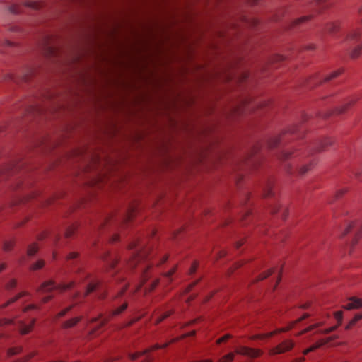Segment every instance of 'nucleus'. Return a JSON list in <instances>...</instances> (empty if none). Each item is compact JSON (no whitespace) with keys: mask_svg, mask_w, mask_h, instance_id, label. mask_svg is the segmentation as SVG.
Here are the masks:
<instances>
[{"mask_svg":"<svg viewBox=\"0 0 362 362\" xmlns=\"http://www.w3.org/2000/svg\"><path fill=\"white\" fill-rule=\"evenodd\" d=\"M100 285V281L98 280L94 279L91 281L87 286L86 292H85V296L89 295L90 293L94 291L98 286Z\"/></svg>","mask_w":362,"mask_h":362,"instance_id":"9b49d317","label":"nucleus"},{"mask_svg":"<svg viewBox=\"0 0 362 362\" xmlns=\"http://www.w3.org/2000/svg\"><path fill=\"white\" fill-rule=\"evenodd\" d=\"M245 243V240L241 239L235 243V247L236 248L240 247L243 244Z\"/></svg>","mask_w":362,"mask_h":362,"instance_id":"6e6d98bb","label":"nucleus"},{"mask_svg":"<svg viewBox=\"0 0 362 362\" xmlns=\"http://www.w3.org/2000/svg\"><path fill=\"white\" fill-rule=\"evenodd\" d=\"M145 354L146 353L144 350L143 351H137L134 354H129V358L132 361H134Z\"/></svg>","mask_w":362,"mask_h":362,"instance_id":"e433bc0d","label":"nucleus"},{"mask_svg":"<svg viewBox=\"0 0 362 362\" xmlns=\"http://www.w3.org/2000/svg\"><path fill=\"white\" fill-rule=\"evenodd\" d=\"M316 348H317V345H316V344H313V345H312L310 348L305 349V350L303 351V355H307L308 353H310V352L313 351V350H315Z\"/></svg>","mask_w":362,"mask_h":362,"instance_id":"09e8293b","label":"nucleus"},{"mask_svg":"<svg viewBox=\"0 0 362 362\" xmlns=\"http://www.w3.org/2000/svg\"><path fill=\"white\" fill-rule=\"evenodd\" d=\"M272 188L269 187V189H266L264 193V196L265 197H269L270 195H272Z\"/></svg>","mask_w":362,"mask_h":362,"instance_id":"4d7b16f0","label":"nucleus"},{"mask_svg":"<svg viewBox=\"0 0 362 362\" xmlns=\"http://www.w3.org/2000/svg\"><path fill=\"white\" fill-rule=\"evenodd\" d=\"M338 74H339V73L337 71L332 72V74H329L328 76H327L325 78V81H330L332 78H335Z\"/></svg>","mask_w":362,"mask_h":362,"instance_id":"de8ad7c7","label":"nucleus"},{"mask_svg":"<svg viewBox=\"0 0 362 362\" xmlns=\"http://www.w3.org/2000/svg\"><path fill=\"white\" fill-rule=\"evenodd\" d=\"M127 306H128V303H124L119 307L112 310L111 313L107 316L103 317V315H100L98 317L92 318L90 320V322L93 323V322H95L98 321V320L101 319V322H100V327H101L104 326L105 325H106L110 320V318L112 317L119 315L121 313H122L127 308Z\"/></svg>","mask_w":362,"mask_h":362,"instance_id":"f03ea898","label":"nucleus"},{"mask_svg":"<svg viewBox=\"0 0 362 362\" xmlns=\"http://www.w3.org/2000/svg\"><path fill=\"white\" fill-rule=\"evenodd\" d=\"M226 255V252L225 250H221V251H219V252L218 254L217 259H221V258L225 257Z\"/></svg>","mask_w":362,"mask_h":362,"instance_id":"13d9d810","label":"nucleus"},{"mask_svg":"<svg viewBox=\"0 0 362 362\" xmlns=\"http://www.w3.org/2000/svg\"><path fill=\"white\" fill-rule=\"evenodd\" d=\"M235 358V352H230L219 358L218 362H232Z\"/></svg>","mask_w":362,"mask_h":362,"instance_id":"412c9836","label":"nucleus"},{"mask_svg":"<svg viewBox=\"0 0 362 362\" xmlns=\"http://www.w3.org/2000/svg\"><path fill=\"white\" fill-rule=\"evenodd\" d=\"M337 28V26L334 24H330L327 25V30L329 32L334 31Z\"/></svg>","mask_w":362,"mask_h":362,"instance_id":"052dcab7","label":"nucleus"},{"mask_svg":"<svg viewBox=\"0 0 362 362\" xmlns=\"http://www.w3.org/2000/svg\"><path fill=\"white\" fill-rule=\"evenodd\" d=\"M21 358L22 362H28L31 359V357L30 356L29 354H28Z\"/></svg>","mask_w":362,"mask_h":362,"instance_id":"338daca9","label":"nucleus"},{"mask_svg":"<svg viewBox=\"0 0 362 362\" xmlns=\"http://www.w3.org/2000/svg\"><path fill=\"white\" fill-rule=\"evenodd\" d=\"M21 358L22 362H28L31 359V357L30 356L29 354H28Z\"/></svg>","mask_w":362,"mask_h":362,"instance_id":"69168bd1","label":"nucleus"},{"mask_svg":"<svg viewBox=\"0 0 362 362\" xmlns=\"http://www.w3.org/2000/svg\"><path fill=\"white\" fill-rule=\"evenodd\" d=\"M141 318V317H134V318L130 320L126 324H124V327H130L132 325H134V323H136V322H138L139 320H140Z\"/></svg>","mask_w":362,"mask_h":362,"instance_id":"c03bdc74","label":"nucleus"},{"mask_svg":"<svg viewBox=\"0 0 362 362\" xmlns=\"http://www.w3.org/2000/svg\"><path fill=\"white\" fill-rule=\"evenodd\" d=\"M21 358L22 362H28L31 359V357L30 356L29 354H28Z\"/></svg>","mask_w":362,"mask_h":362,"instance_id":"680f3d73","label":"nucleus"},{"mask_svg":"<svg viewBox=\"0 0 362 362\" xmlns=\"http://www.w3.org/2000/svg\"><path fill=\"white\" fill-rule=\"evenodd\" d=\"M245 262L243 260L235 262L228 271V274L231 275L236 269L244 265Z\"/></svg>","mask_w":362,"mask_h":362,"instance_id":"393cba45","label":"nucleus"},{"mask_svg":"<svg viewBox=\"0 0 362 362\" xmlns=\"http://www.w3.org/2000/svg\"><path fill=\"white\" fill-rule=\"evenodd\" d=\"M274 268L268 269L267 271H265L264 272L262 273L261 274H259L258 276L257 279H256V281H262L264 279L269 277L274 273Z\"/></svg>","mask_w":362,"mask_h":362,"instance_id":"5701e85b","label":"nucleus"},{"mask_svg":"<svg viewBox=\"0 0 362 362\" xmlns=\"http://www.w3.org/2000/svg\"><path fill=\"white\" fill-rule=\"evenodd\" d=\"M252 105L251 102L247 100V101L244 102L243 104L240 107H238V110H237V112L238 113H241V112H244L247 110H250Z\"/></svg>","mask_w":362,"mask_h":362,"instance_id":"4be33fe9","label":"nucleus"},{"mask_svg":"<svg viewBox=\"0 0 362 362\" xmlns=\"http://www.w3.org/2000/svg\"><path fill=\"white\" fill-rule=\"evenodd\" d=\"M177 266L175 265L168 272L163 273L162 276L163 277L168 279V284H170L173 281L172 276L177 272Z\"/></svg>","mask_w":362,"mask_h":362,"instance_id":"dca6fc26","label":"nucleus"},{"mask_svg":"<svg viewBox=\"0 0 362 362\" xmlns=\"http://www.w3.org/2000/svg\"><path fill=\"white\" fill-rule=\"evenodd\" d=\"M314 327H315V325L310 326L308 328H306V329H303V331H301L300 332L298 333L296 335L297 336H300V335H301V334H303L304 333H306L308 331L311 330Z\"/></svg>","mask_w":362,"mask_h":362,"instance_id":"3c124183","label":"nucleus"},{"mask_svg":"<svg viewBox=\"0 0 362 362\" xmlns=\"http://www.w3.org/2000/svg\"><path fill=\"white\" fill-rule=\"evenodd\" d=\"M152 361H153V358L148 356L141 362H152Z\"/></svg>","mask_w":362,"mask_h":362,"instance_id":"774afa93","label":"nucleus"},{"mask_svg":"<svg viewBox=\"0 0 362 362\" xmlns=\"http://www.w3.org/2000/svg\"><path fill=\"white\" fill-rule=\"evenodd\" d=\"M36 319L33 318L29 323H26L23 320H16L15 324L17 325L18 332L21 335H25L30 333L35 327Z\"/></svg>","mask_w":362,"mask_h":362,"instance_id":"20e7f679","label":"nucleus"},{"mask_svg":"<svg viewBox=\"0 0 362 362\" xmlns=\"http://www.w3.org/2000/svg\"><path fill=\"white\" fill-rule=\"evenodd\" d=\"M308 317V314H304L302 317H300L299 319L295 320V321H293L289 323V325L285 327H282V328H279V329H277L276 330H274L272 332H270L271 333H273V336L276 334H279V333H281V332H286L291 329H292L295 325L301 322L302 320H303L304 319L307 318Z\"/></svg>","mask_w":362,"mask_h":362,"instance_id":"423d86ee","label":"nucleus"},{"mask_svg":"<svg viewBox=\"0 0 362 362\" xmlns=\"http://www.w3.org/2000/svg\"><path fill=\"white\" fill-rule=\"evenodd\" d=\"M264 352L260 349L251 348L249 351L248 356L250 358H257L263 355Z\"/></svg>","mask_w":362,"mask_h":362,"instance_id":"4468645a","label":"nucleus"},{"mask_svg":"<svg viewBox=\"0 0 362 362\" xmlns=\"http://www.w3.org/2000/svg\"><path fill=\"white\" fill-rule=\"evenodd\" d=\"M45 265V261L42 259L37 260L35 264H33L30 269L35 271L42 269Z\"/></svg>","mask_w":362,"mask_h":362,"instance_id":"c756f323","label":"nucleus"},{"mask_svg":"<svg viewBox=\"0 0 362 362\" xmlns=\"http://www.w3.org/2000/svg\"><path fill=\"white\" fill-rule=\"evenodd\" d=\"M160 279H156L151 283V284L148 286H146L144 288L145 295L153 292L157 288V286L160 284Z\"/></svg>","mask_w":362,"mask_h":362,"instance_id":"ddd939ff","label":"nucleus"},{"mask_svg":"<svg viewBox=\"0 0 362 362\" xmlns=\"http://www.w3.org/2000/svg\"><path fill=\"white\" fill-rule=\"evenodd\" d=\"M362 319L361 314H357L354 316V317L351 320L349 324L347 325L346 329H350L351 326H353L357 321Z\"/></svg>","mask_w":362,"mask_h":362,"instance_id":"72a5a7b5","label":"nucleus"},{"mask_svg":"<svg viewBox=\"0 0 362 362\" xmlns=\"http://www.w3.org/2000/svg\"><path fill=\"white\" fill-rule=\"evenodd\" d=\"M199 321V318L190 320L182 325V328L193 325Z\"/></svg>","mask_w":362,"mask_h":362,"instance_id":"49530a36","label":"nucleus"},{"mask_svg":"<svg viewBox=\"0 0 362 362\" xmlns=\"http://www.w3.org/2000/svg\"><path fill=\"white\" fill-rule=\"evenodd\" d=\"M245 262L243 260L235 262L228 271V274L231 275L236 269L244 265Z\"/></svg>","mask_w":362,"mask_h":362,"instance_id":"b1692460","label":"nucleus"},{"mask_svg":"<svg viewBox=\"0 0 362 362\" xmlns=\"http://www.w3.org/2000/svg\"><path fill=\"white\" fill-rule=\"evenodd\" d=\"M351 303H348L344 308L346 310L359 309L362 308V298L357 297H351L349 298Z\"/></svg>","mask_w":362,"mask_h":362,"instance_id":"0eeeda50","label":"nucleus"},{"mask_svg":"<svg viewBox=\"0 0 362 362\" xmlns=\"http://www.w3.org/2000/svg\"><path fill=\"white\" fill-rule=\"evenodd\" d=\"M144 255V252H141L140 253L134 255L127 262V265L130 268H134L136 264L143 259Z\"/></svg>","mask_w":362,"mask_h":362,"instance_id":"6e6552de","label":"nucleus"},{"mask_svg":"<svg viewBox=\"0 0 362 362\" xmlns=\"http://www.w3.org/2000/svg\"><path fill=\"white\" fill-rule=\"evenodd\" d=\"M42 5H43V3L42 1H27L25 3L26 6L30 7L34 9H38V8H41L42 6Z\"/></svg>","mask_w":362,"mask_h":362,"instance_id":"bb28decb","label":"nucleus"},{"mask_svg":"<svg viewBox=\"0 0 362 362\" xmlns=\"http://www.w3.org/2000/svg\"><path fill=\"white\" fill-rule=\"evenodd\" d=\"M158 349H160V344H156L153 346H151L146 349L144 351H145L146 354H147L151 351H154Z\"/></svg>","mask_w":362,"mask_h":362,"instance_id":"a19ab883","label":"nucleus"},{"mask_svg":"<svg viewBox=\"0 0 362 362\" xmlns=\"http://www.w3.org/2000/svg\"><path fill=\"white\" fill-rule=\"evenodd\" d=\"M75 306L74 304L63 309L60 312H59L54 317L55 320H57L63 316H64L68 312H69Z\"/></svg>","mask_w":362,"mask_h":362,"instance_id":"c85d7f7f","label":"nucleus"},{"mask_svg":"<svg viewBox=\"0 0 362 362\" xmlns=\"http://www.w3.org/2000/svg\"><path fill=\"white\" fill-rule=\"evenodd\" d=\"M16 320V317H15L13 319H7V318L0 319V327L15 324Z\"/></svg>","mask_w":362,"mask_h":362,"instance_id":"7c9ffc66","label":"nucleus"},{"mask_svg":"<svg viewBox=\"0 0 362 362\" xmlns=\"http://www.w3.org/2000/svg\"><path fill=\"white\" fill-rule=\"evenodd\" d=\"M119 257L117 255H115L112 259V261L110 262V265L108 266V268L107 269V271H110V269H113L117 263L119 262Z\"/></svg>","mask_w":362,"mask_h":362,"instance_id":"c9c22d12","label":"nucleus"},{"mask_svg":"<svg viewBox=\"0 0 362 362\" xmlns=\"http://www.w3.org/2000/svg\"><path fill=\"white\" fill-rule=\"evenodd\" d=\"M196 334V331L195 330H192V331H190L187 333H185V334H183L179 337H175V338H173L170 339V342H177L178 341L180 340H182V339H185L186 337H193Z\"/></svg>","mask_w":362,"mask_h":362,"instance_id":"f3484780","label":"nucleus"},{"mask_svg":"<svg viewBox=\"0 0 362 362\" xmlns=\"http://www.w3.org/2000/svg\"><path fill=\"white\" fill-rule=\"evenodd\" d=\"M304 361H305V357L302 356V357H299V358H296L293 359L291 362H303Z\"/></svg>","mask_w":362,"mask_h":362,"instance_id":"bf43d9fd","label":"nucleus"},{"mask_svg":"<svg viewBox=\"0 0 362 362\" xmlns=\"http://www.w3.org/2000/svg\"><path fill=\"white\" fill-rule=\"evenodd\" d=\"M14 247V241L12 240L5 241L4 243L3 249L6 252H8L13 249Z\"/></svg>","mask_w":362,"mask_h":362,"instance_id":"2f4dec72","label":"nucleus"},{"mask_svg":"<svg viewBox=\"0 0 362 362\" xmlns=\"http://www.w3.org/2000/svg\"><path fill=\"white\" fill-rule=\"evenodd\" d=\"M250 347L246 346H240L235 350V354L248 356Z\"/></svg>","mask_w":362,"mask_h":362,"instance_id":"2eb2a0df","label":"nucleus"},{"mask_svg":"<svg viewBox=\"0 0 362 362\" xmlns=\"http://www.w3.org/2000/svg\"><path fill=\"white\" fill-rule=\"evenodd\" d=\"M77 228H78L77 223H74V224L69 226L66 230L65 236L66 238H71L74 234V233L76 232Z\"/></svg>","mask_w":362,"mask_h":362,"instance_id":"6ab92c4d","label":"nucleus"},{"mask_svg":"<svg viewBox=\"0 0 362 362\" xmlns=\"http://www.w3.org/2000/svg\"><path fill=\"white\" fill-rule=\"evenodd\" d=\"M153 263L148 264L145 269L144 270L141 277V282L138 284L133 293H137L144 286V284L151 277L153 269Z\"/></svg>","mask_w":362,"mask_h":362,"instance_id":"39448f33","label":"nucleus"},{"mask_svg":"<svg viewBox=\"0 0 362 362\" xmlns=\"http://www.w3.org/2000/svg\"><path fill=\"white\" fill-rule=\"evenodd\" d=\"M295 346V342L291 339H286L275 347L269 350L270 355H276L291 351Z\"/></svg>","mask_w":362,"mask_h":362,"instance_id":"7ed1b4c3","label":"nucleus"},{"mask_svg":"<svg viewBox=\"0 0 362 362\" xmlns=\"http://www.w3.org/2000/svg\"><path fill=\"white\" fill-rule=\"evenodd\" d=\"M200 280L201 279H199L192 282L191 284H189L187 286V287L185 289V291H183V294H187V293H189L192 290V288L199 284Z\"/></svg>","mask_w":362,"mask_h":362,"instance_id":"473e14b6","label":"nucleus"},{"mask_svg":"<svg viewBox=\"0 0 362 362\" xmlns=\"http://www.w3.org/2000/svg\"><path fill=\"white\" fill-rule=\"evenodd\" d=\"M329 145H332V142H329L328 139H325V140L322 141V148H325Z\"/></svg>","mask_w":362,"mask_h":362,"instance_id":"864d4df0","label":"nucleus"},{"mask_svg":"<svg viewBox=\"0 0 362 362\" xmlns=\"http://www.w3.org/2000/svg\"><path fill=\"white\" fill-rule=\"evenodd\" d=\"M310 18V16H302L300 18L296 19L293 22V24H294V25H298L300 23H302L303 22L308 21Z\"/></svg>","mask_w":362,"mask_h":362,"instance_id":"ea45409f","label":"nucleus"},{"mask_svg":"<svg viewBox=\"0 0 362 362\" xmlns=\"http://www.w3.org/2000/svg\"><path fill=\"white\" fill-rule=\"evenodd\" d=\"M78 256V253L76 252H71L68 254L67 259H73L76 258Z\"/></svg>","mask_w":362,"mask_h":362,"instance_id":"8fccbe9b","label":"nucleus"},{"mask_svg":"<svg viewBox=\"0 0 362 362\" xmlns=\"http://www.w3.org/2000/svg\"><path fill=\"white\" fill-rule=\"evenodd\" d=\"M38 246L36 243H33L28 246L27 254L29 256L34 255L38 251Z\"/></svg>","mask_w":362,"mask_h":362,"instance_id":"cd10ccee","label":"nucleus"},{"mask_svg":"<svg viewBox=\"0 0 362 362\" xmlns=\"http://www.w3.org/2000/svg\"><path fill=\"white\" fill-rule=\"evenodd\" d=\"M313 168V165H312L310 163L303 165L300 168L299 173L300 174L303 175V174L306 173L307 172H308L310 170H311Z\"/></svg>","mask_w":362,"mask_h":362,"instance_id":"4c0bfd02","label":"nucleus"},{"mask_svg":"<svg viewBox=\"0 0 362 362\" xmlns=\"http://www.w3.org/2000/svg\"><path fill=\"white\" fill-rule=\"evenodd\" d=\"M23 351L22 346H16L8 349L7 354L8 356H12L20 354Z\"/></svg>","mask_w":362,"mask_h":362,"instance_id":"a878e982","label":"nucleus"},{"mask_svg":"<svg viewBox=\"0 0 362 362\" xmlns=\"http://www.w3.org/2000/svg\"><path fill=\"white\" fill-rule=\"evenodd\" d=\"M334 315L335 318L338 320L339 324H340L342 320V316H343L342 311H337V312L334 313Z\"/></svg>","mask_w":362,"mask_h":362,"instance_id":"a18cd8bd","label":"nucleus"},{"mask_svg":"<svg viewBox=\"0 0 362 362\" xmlns=\"http://www.w3.org/2000/svg\"><path fill=\"white\" fill-rule=\"evenodd\" d=\"M21 358L22 362H28L31 359V357L30 356L29 354H28Z\"/></svg>","mask_w":362,"mask_h":362,"instance_id":"e2e57ef3","label":"nucleus"},{"mask_svg":"<svg viewBox=\"0 0 362 362\" xmlns=\"http://www.w3.org/2000/svg\"><path fill=\"white\" fill-rule=\"evenodd\" d=\"M81 320L82 317H75L69 319L64 322L62 327L66 329L73 327L76 325Z\"/></svg>","mask_w":362,"mask_h":362,"instance_id":"9d476101","label":"nucleus"},{"mask_svg":"<svg viewBox=\"0 0 362 362\" xmlns=\"http://www.w3.org/2000/svg\"><path fill=\"white\" fill-rule=\"evenodd\" d=\"M136 206L135 204L131 206L127 211L126 218L124 219L125 223H127L130 221H132L134 217L136 216Z\"/></svg>","mask_w":362,"mask_h":362,"instance_id":"f8f14e48","label":"nucleus"},{"mask_svg":"<svg viewBox=\"0 0 362 362\" xmlns=\"http://www.w3.org/2000/svg\"><path fill=\"white\" fill-rule=\"evenodd\" d=\"M273 337V333L254 334L249 337L250 340L255 341L257 339H264Z\"/></svg>","mask_w":362,"mask_h":362,"instance_id":"a211bd4d","label":"nucleus"},{"mask_svg":"<svg viewBox=\"0 0 362 362\" xmlns=\"http://www.w3.org/2000/svg\"><path fill=\"white\" fill-rule=\"evenodd\" d=\"M173 313H174L173 310H170L165 312L163 315H161L159 317H158L156 319V320L155 321V325L160 324L162 321H163L165 319H166L167 317H168Z\"/></svg>","mask_w":362,"mask_h":362,"instance_id":"aec40b11","label":"nucleus"},{"mask_svg":"<svg viewBox=\"0 0 362 362\" xmlns=\"http://www.w3.org/2000/svg\"><path fill=\"white\" fill-rule=\"evenodd\" d=\"M21 358L22 362H28L31 359V357L30 356L29 354H28Z\"/></svg>","mask_w":362,"mask_h":362,"instance_id":"0e129e2a","label":"nucleus"},{"mask_svg":"<svg viewBox=\"0 0 362 362\" xmlns=\"http://www.w3.org/2000/svg\"><path fill=\"white\" fill-rule=\"evenodd\" d=\"M233 336L230 334H226L223 335V337H220L216 340L217 344H221V343L227 341L228 339H231Z\"/></svg>","mask_w":362,"mask_h":362,"instance_id":"f704fd0d","label":"nucleus"},{"mask_svg":"<svg viewBox=\"0 0 362 362\" xmlns=\"http://www.w3.org/2000/svg\"><path fill=\"white\" fill-rule=\"evenodd\" d=\"M75 285V281H71L68 284H59L55 285L53 281L43 282L39 287L37 291L40 293L49 292L52 290H59L60 292L71 289Z\"/></svg>","mask_w":362,"mask_h":362,"instance_id":"f257e3e1","label":"nucleus"},{"mask_svg":"<svg viewBox=\"0 0 362 362\" xmlns=\"http://www.w3.org/2000/svg\"><path fill=\"white\" fill-rule=\"evenodd\" d=\"M198 267H199L198 262H197V261L193 262V263L192 264V265L189 268V274L190 275L194 274L197 272Z\"/></svg>","mask_w":362,"mask_h":362,"instance_id":"58836bf2","label":"nucleus"},{"mask_svg":"<svg viewBox=\"0 0 362 362\" xmlns=\"http://www.w3.org/2000/svg\"><path fill=\"white\" fill-rule=\"evenodd\" d=\"M53 298L52 296H45L44 298H42L41 300V302L42 303H48L52 298Z\"/></svg>","mask_w":362,"mask_h":362,"instance_id":"603ef678","label":"nucleus"},{"mask_svg":"<svg viewBox=\"0 0 362 362\" xmlns=\"http://www.w3.org/2000/svg\"><path fill=\"white\" fill-rule=\"evenodd\" d=\"M168 255H164L163 257L162 258V259L160 260V262L159 263H158L156 265L159 266V265L164 264L168 260Z\"/></svg>","mask_w":362,"mask_h":362,"instance_id":"5fc2aeb1","label":"nucleus"},{"mask_svg":"<svg viewBox=\"0 0 362 362\" xmlns=\"http://www.w3.org/2000/svg\"><path fill=\"white\" fill-rule=\"evenodd\" d=\"M28 294V293L26 291H22V292L19 293L18 294H17L14 297L10 298L6 303H5L2 305H1L0 308L2 309V308H4L10 305L11 304H12V303H15L16 301H17L21 298H22V297H23L25 296H27Z\"/></svg>","mask_w":362,"mask_h":362,"instance_id":"1a4fd4ad","label":"nucleus"},{"mask_svg":"<svg viewBox=\"0 0 362 362\" xmlns=\"http://www.w3.org/2000/svg\"><path fill=\"white\" fill-rule=\"evenodd\" d=\"M40 308V305H35V304H31V305H29L25 307L23 309V312L25 313V312H28V310H33V309H37V310H39Z\"/></svg>","mask_w":362,"mask_h":362,"instance_id":"79ce46f5","label":"nucleus"},{"mask_svg":"<svg viewBox=\"0 0 362 362\" xmlns=\"http://www.w3.org/2000/svg\"><path fill=\"white\" fill-rule=\"evenodd\" d=\"M17 285V281L14 279H11L6 286L7 289H12Z\"/></svg>","mask_w":362,"mask_h":362,"instance_id":"37998d69","label":"nucleus"}]
</instances>
